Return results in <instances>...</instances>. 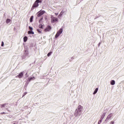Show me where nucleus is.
I'll use <instances>...</instances> for the list:
<instances>
[{
  "instance_id": "412c9836",
  "label": "nucleus",
  "mask_w": 124,
  "mask_h": 124,
  "mask_svg": "<svg viewBox=\"0 0 124 124\" xmlns=\"http://www.w3.org/2000/svg\"><path fill=\"white\" fill-rule=\"evenodd\" d=\"M25 53L26 55H29V52L27 50H25Z\"/></svg>"
},
{
  "instance_id": "b1692460",
  "label": "nucleus",
  "mask_w": 124,
  "mask_h": 124,
  "mask_svg": "<svg viewBox=\"0 0 124 124\" xmlns=\"http://www.w3.org/2000/svg\"><path fill=\"white\" fill-rule=\"evenodd\" d=\"M29 30H30V31H32V30H33V29L32 28V27L30 26L29 27Z\"/></svg>"
},
{
  "instance_id": "393cba45",
  "label": "nucleus",
  "mask_w": 124,
  "mask_h": 124,
  "mask_svg": "<svg viewBox=\"0 0 124 124\" xmlns=\"http://www.w3.org/2000/svg\"><path fill=\"white\" fill-rule=\"evenodd\" d=\"M102 120L99 121V122H98V124H101V123H102Z\"/></svg>"
},
{
  "instance_id": "a878e982",
  "label": "nucleus",
  "mask_w": 124,
  "mask_h": 124,
  "mask_svg": "<svg viewBox=\"0 0 124 124\" xmlns=\"http://www.w3.org/2000/svg\"><path fill=\"white\" fill-rule=\"evenodd\" d=\"M6 114V113H5V112H1V113H0L1 115H3V114Z\"/></svg>"
},
{
  "instance_id": "ddd939ff",
  "label": "nucleus",
  "mask_w": 124,
  "mask_h": 124,
  "mask_svg": "<svg viewBox=\"0 0 124 124\" xmlns=\"http://www.w3.org/2000/svg\"><path fill=\"white\" fill-rule=\"evenodd\" d=\"M27 40H28V37L25 36L23 38V41H24V42H27Z\"/></svg>"
},
{
  "instance_id": "4468645a",
  "label": "nucleus",
  "mask_w": 124,
  "mask_h": 124,
  "mask_svg": "<svg viewBox=\"0 0 124 124\" xmlns=\"http://www.w3.org/2000/svg\"><path fill=\"white\" fill-rule=\"evenodd\" d=\"M106 113H103L101 117V120H103L104 119V117H105Z\"/></svg>"
},
{
  "instance_id": "0eeeda50",
  "label": "nucleus",
  "mask_w": 124,
  "mask_h": 124,
  "mask_svg": "<svg viewBox=\"0 0 124 124\" xmlns=\"http://www.w3.org/2000/svg\"><path fill=\"white\" fill-rule=\"evenodd\" d=\"M24 76V74H23V72H21L18 75H17V77L19 78H22Z\"/></svg>"
},
{
  "instance_id": "aec40b11",
  "label": "nucleus",
  "mask_w": 124,
  "mask_h": 124,
  "mask_svg": "<svg viewBox=\"0 0 124 124\" xmlns=\"http://www.w3.org/2000/svg\"><path fill=\"white\" fill-rule=\"evenodd\" d=\"M52 54V52L50 51L47 54V57H50L51 56V54Z\"/></svg>"
},
{
  "instance_id": "1a4fd4ad",
  "label": "nucleus",
  "mask_w": 124,
  "mask_h": 124,
  "mask_svg": "<svg viewBox=\"0 0 124 124\" xmlns=\"http://www.w3.org/2000/svg\"><path fill=\"white\" fill-rule=\"evenodd\" d=\"M28 33V34H34V32H33L32 30L29 31Z\"/></svg>"
},
{
  "instance_id": "f3484780",
  "label": "nucleus",
  "mask_w": 124,
  "mask_h": 124,
  "mask_svg": "<svg viewBox=\"0 0 124 124\" xmlns=\"http://www.w3.org/2000/svg\"><path fill=\"white\" fill-rule=\"evenodd\" d=\"M115 80H111L110 82V84L113 85H115Z\"/></svg>"
},
{
  "instance_id": "9b49d317",
  "label": "nucleus",
  "mask_w": 124,
  "mask_h": 124,
  "mask_svg": "<svg viewBox=\"0 0 124 124\" xmlns=\"http://www.w3.org/2000/svg\"><path fill=\"white\" fill-rule=\"evenodd\" d=\"M113 116V114L112 113H110L109 115H108L107 118V120H108L109 119H111L112 118V116Z\"/></svg>"
},
{
  "instance_id": "4be33fe9",
  "label": "nucleus",
  "mask_w": 124,
  "mask_h": 124,
  "mask_svg": "<svg viewBox=\"0 0 124 124\" xmlns=\"http://www.w3.org/2000/svg\"><path fill=\"white\" fill-rule=\"evenodd\" d=\"M4 45V43L3 42V41H2L1 42V46H2V47H3V46Z\"/></svg>"
},
{
  "instance_id": "20e7f679",
  "label": "nucleus",
  "mask_w": 124,
  "mask_h": 124,
  "mask_svg": "<svg viewBox=\"0 0 124 124\" xmlns=\"http://www.w3.org/2000/svg\"><path fill=\"white\" fill-rule=\"evenodd\" d=\"M44 13H45V11H39L38 12L37 16L38 17H40V16H42V15H43L44 14Z\"/></svg>"
},
{
  "instance_id": "7ed1b4c3",
  "label": "nucleus",
  "mask_w": 124,
  "mask_h": 124,
  "mask_svg": "<svg viewBox=\"0 0 124 124\" xmlns=\"http://www.w3.org/2000/svg\"><path fill=\"white\" fill-rule=\"evenodd\" d=\"M83 107L79 105L78 107V109L77 111V115H78V116H80L81 115V111H82Z\"/></svg>"
},
{
  "instance_id": "bb28decb",
  "label": "nucleus",
  "mask_w": 124,
  "mask_h": 124,
  "mask_svg": "<svg viewBox=\"0 0 124 124\" xmlns=\"http://www.w3.org/2000/svg\"><path fill=\"white\" fill-rule=\"evenodd\" d=\"M110 124H114V121H111Z\"/></svg>"
},
{
  "instance_id": "6e6552de",
  "label": "nucleus",
  "mask_w": 124,
  "mask_h": 124,
  "mask_svg": "<svg viewBox=\"0 0 124 124\" xmlns=\"http://www.w3.org/2000/svg\"><path fill=\"white\" fill-rule=\"evenodd\" d=\"M7 105H8V104H3L2 105H0V108H3V107H7Z\"/></svg>"
},
{
  "instance_id": "f257e3e1",
  "label": "nucleus",
  "mask_w": 124,
  "mask_h": 124,
  "mask_svg": "<svg viewBox=\"0 0 124 124\" xmlns=\"http://www.w3.org/2000/svg\"><path fill=\"white\" fill-rule=\"evenodd\" d=\"M39 2H40V0H36L33 3L31 8V10H33V8H34V7H38V5H39V4H38L39 3Z\"/></svg>"
},
{
  "instance_id": "dca6fc26",
  "label": "nucleus",
  "mask_w": 124,
  "mask_h": 124,
  "mask_svg": "<svg viewBox=\"0 0 124 124\" xmlns=\"http://www.w3.org/2000/svg\"><path fill=\"white\" fill-rule=\"evenodd\" d=\"M98 91V88H96L93 93V94H95L96 93H97V91Z\"/></svg>"
},
{
  "instance_id": "6ab92c4d",
  "label": "nucleus",
  "mask_w": 124,
  "mask_h": 124,
  "mask_svg": "<svg viewBox=\"0 0 124 124\" xmlns=\"http://www.w3.org/2000/svg\"><path fill=\"white\" fill-rule=\"evenodd\" d=\"M39 28L40 29H43V25H42V24H40V25H39Z\"/></svg>"
},
{
  "instance_id": "f8f14e48",
  "label": "nucleus",
  "mask_w": 124,
  "mask_h": 124,
  "mask_svg": "<svg viewBox=\"0 0 124 124\" xmlns=\"http://www.w3.org/2000/svg\"><path fill=\"white\" fill-rule=\"evenodd\" d=\"M34 79H35V78L31 77V78H29L28 80H29V82H31V81L32 80H34Z\"/></svg>"
},
{
  "instance_id": "2eb2a0df",
  "label": "nucleus",
  "mask_w": 124,
  "mask_h": 124,
  "mask_svg": "<svg viewBox=\"0 0 124 124\" xmlns=\"http://www.w3.org/2000/svg\"><path fill=\"white\" fill-rule=\"evenodd\" d=\"M10 22H11V20L10 19L7 18V19H6V23L7 24H9V23H10Z\"/></svg>"
},
{
  "instance_id": "c85d7f7f",
  "label": "nucleus",
  "mask_w": 124,
  "mask_h": 124,
  "mask_svg": "<svg viewBox=\"0 0 124 124\" xmlns=\"http://www.w3.org/2000/svg\"><path fill=\"white\" fill-rule=\"evenodd\" d=\"M55 15H56V16L59 15V13H55Z\"/></svg>"
},
{
  "instance_id": "423d86ee",
  "label": "nucleus",
  "mask_w": 124,
  "mask_h": 124,
  "mask_svg": "<svg viewBox=\"0 0 124 124\" xmlns=\"http://www.w3.org/2000/svg\"><path fill=\"white\" fill-rule=\"evenodd\" d=\"M52 23H55V22H58V18L53 17L51 19Z\"/></svg>"
},
{
  "instance_id": "a211bd4d",
  "label": "nucleus",
  "mask_w": 124,
  "mask_h": 124,
  "mask_svg": "<svg viewBox=\"0 0 124 124\" xmlns=\"http://www.w3.org/2000/svg\"><path fill=\"white\" fill-rule=\"evenodd\" d=\"M32 20H33V16H31L30 18V23H31L32 22Z\"/></svg>"
},
{
  "instance_id": "c756f323",
  "label": "nucleus",
  "mask_w": 124,
  "mask_h": 124,
  "mask_svg": "<svg viewBox=\"0 0 124 124\" xmlns=\"http://www.w3.org/2000/svg\"><path fill=\"white\" fill-rule=\"evenodd\" d=\"M13 124H16V123H13Z\"/></svg>"
},
{
  "instance_id": "f03ea898",
  "label": "nucleus",
  "mask_w": 124,
  "mask_h": 124,
  "mask_svg": "<svg viewBox=\"0 0 124 124\" xmlns=\"http://www.w3.org/2000/svg\"><path fill=\"white\" fill-rule=\"evenodd\" d=\"M62 33V29H60L55 35V38H58Z\"/></svg>"
},
{
  "instance_id": "5701e85b",
  "label": "nucleus",
  "mask_w": 124,
  "mask_h": 124,
  "mask_svg": "<svg viewBox=\"0 0 124 124\" xmlns=\"http://www.w3.org/2000/svg\"><path fill=\"white\" fill-rule=\"evenodd\" d=\"M37 31L39 33H41V30L38 29Z\"/></svg>"
},
{
  "instance_id": "9d476101",
  "label": "nucleus",
  "mask_w": 124,
  "mask_h": 124,
  "mask_svg": "<svg viewBox=\"0 0 124 124\" xmlns=\"http://www.w3.org/2000/svg\"><path fill=\"white\" fill-rule=\"evenodd\" d=\"M63 13H64V12H63V11H62L58 16V18H59V17H62L63 15Z\"/></svg>"
},
{
  "instance_id": "39448f33",
  "label": "nucleus",
  "mask_w": 124,
  "mask_h": 124,
  "mask_svg": "<svg viewBox=\"0 0 124 124\" xmlns=\"http://www.w3.org/2000/svg\"><path fill=\"white\" fill-rule=\"evenodd\" d=\"M51 30H52V28L51 27V26L48 25L46 27V29H45L44 31H45L46 32L47 31H50Z\"/></svg>"
},
{
  "instance_id": "cd10ccee",
  "label": "nucleus",
  "mask_w": 124,
  "mask_h": 124,
  "mask_svg": "<svg viewBox=\"0 0 124 124\" xmlns=\"http://www.w3.org/2000/svg\"><path fill=\"white\" fill-rule=\"evenodd\" d=\"M27 94V92H25L24 93V94L23 95V96H25V95Z\"/></svg>"
}]
</instances>
